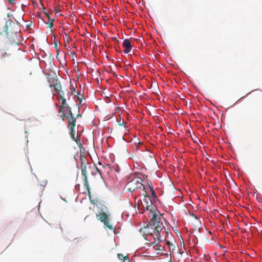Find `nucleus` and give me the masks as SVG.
<instances>
[{
  "instance_id": "obj_1",
  "label": "nucleus",
  "mask_w": 262,
  "mask_h": 262,
  "mask_svg": "<svg viewBox=\"0 0 262 262\" xmlns=\"http://www.w3.org/2000/svg\"><path fill=\"white\" fill-rule=\"evenodd\" d=\"M89 161L87 158L83 155V154H80V160L77 162V167L81 169V174L83 177V182L84 186L86 188L89 196L90 198L91 203L95 204V200H91L90 188L89 187L88 180V173H87V165L89 164Z\"/></svg>"
},
{
  "instance_id": "obj_2",
  "label": "nucleus",
  "mask_w": 262,
  "mask_h": 262,
  "mask_svg": "<svg viewBox=\"0 0 262 262\" xmlns=\"http://www.w3.org/2000/svg\"><path fill=\"white\" fill-rule=\"evenodd\" d=\"M127 189L130 192H133L136 189H144L146 190L145 186L143 184V180L139 177H135L126 184Z\"/></svg>"
},
{
  "instance_id": "obj_3",
  "label": "nucleus",
  "mask_w": 262,
  "mask_h": 262,
  "mask_svg": "<svg viewBox=\"0 0 262 262\" xmlns=\"http://www.w3.org/2000/svg\"><path fill=\"white\" fill-rule=\"evenodd\" d=\"M96 217L98 220L100 221L101 223H103L104 226L108 228L111 230H114L113 226L111 225L109 222L110 215L106 213L103 211V209L100 211H98V212L96 213Z\"/></svg>"
},
{
  "instance_id": "obj_4",
  "label": "nucleus",
  "mask_w": 262,
  "mask_h": 262,
  "mask_svg": "<svg viewBox=\"0 0 262 262\" xmlns=\"http://www.w3.org/2000/svg\"><path fill=\"white\" fill-rule=\"evenodd\" d=\"M154 226L155 227L154 229L152 228V227H150L151 230H152V232H150L149 229L147 230L146 232L148 235L152 236L155 240H160L161 237L160 232L163 228V223H158L157 225Z\"/></svg>"
},
{
  "instance_id": "obj_5",
  "label": "nucleus",
  "mask_w": 262,
  "mask_h": 262,
  "mask_svg": "<svg viewBox=\"0 0 262 262\" xmlns=\"http://www.w3.org/2000/svg\"><path fill=\"white\" fill-rule=\"evenodd\" d=\"M150 212L151 213L152 217L149 222V225H147L145 228V230H149L150 227L155 226L158 223L160 224L161 218L157 213L156 209H150Z\"/></svg>"
},
{
  "instance_id": "obj_6",
  "label": "nucleus",
  "mask_w": 262,
  "mask_h": 262,
  "mask_svg": "<svg viewBox=\"0 0 262 262\" xmlns=\"http://www.w3.org/2000/svg\"><path fill=\"white\" fill-rule=\"evenodd\" d=\"M146 194L144 195V198L143 200L141 201L142 206L145 211L149 210L150 208L151 209H154L152 206V202L149 198L146 190H145Z\"/></svg>"
},
{
  "instance_id": "obj_7",
  "label": "nucleus",
  "mask_w": 262,
  "mask_h": 262,
  "mask_svg": "<svg viewBox=\"0 0 262 262\" xmlns=\"http://www.w3.org/2000/svg\"><path fill=\"white\" fill-rule=\"evenodd\" d=\"M69 114L66 115L65 114H63V116L66 117L68 121V128L69 129L73 130V128L75 126V122H76V118L74 117V115L71 112V110L69 111ZM73 132V130H72Z\"/></svg>"
},
{
  "instance_id": "obj_8",
  "label": "nucleus",
  "mask_w": 262,
  "mask_h": 262,
  "mask_svg": "<svg viewBox=\"0 0 262 262\" xmlns=\"http://www.w3.org/2000/svg\"><path fill=\"white\" fill-rule=\"evenodd\" d=\"M123 47L125 48L123 52L125 54L129 53L132 49V46L129 39H125L123 40L122 43Z\"/></svg>"
},
{
  "instance_id": "obj_9",
  "label": "nucleus",
  "mask_w": 262,
  "mask_h": 262,
  "mask_svg": "<svg viewBox=\"0 0 262 262\" xmlns=\"http://www.w3.org/2000/svg\"><path fill=\"white\" fill-rule=\"evenodd\" d=\"M60 99L61 100L62 105H60V106L59 112H62L64 107L67 108L69 111H70V110H71V107L68 105V104L67 103L66 99L64 98V96H63L62 95H61Z\"/></svg>"
},
{
  "instance_id": "obj_10",
  "label": "nucleus",
  "mask_w": 262,
  "mask_h": 262,
  "mask_svg": "<svg viewBox=\"0 0 262 262\" xmlns=\"http://www.w3.org/2000/svg\"><path fill=\"white\" fill-rule=\"evenodd\" d=\"M55 91L56 92H59L61 91V85L59 80H55V83L53 87Z\"/></svg>"
},
{
  "instance_id": "obj_11",
  "label": "nucleus",
  "mask_w": 262,
  "mask_h": 262,
  "mask_svg": "<svg viewBox=\"0 0 262 262\" xmlns=\"http://www.w3.org/2000/svg\"><path fill=\"white\" fill-rule=\"evenodd\" d=\"M10 24H11V21L9 20L7 21H6L5 25L4 26V32L6 37H8V35L9 25Z\"/></svg>"
},
{
  "instance_id": "obj_12",
  "label": "nucleus",
  "mask_w": 262,
  "mask_h": 262,
  "mask_svg": "<svg viewBox=\"0 0 262 262\" xmlns=\"http://www.w3.org/2000/svg\"><path fill=\"white\" fill-rule=\"evenodd\" d=\"M55 80H58L57 78L54 77L48 78V82L51 88H53L55 83Z\"/></svg>"
},
{
  "instance_id": "obj_13",
  "label": "nucleus",
  "mask_w": 262,
  "mask_h": 262,
  "mask_svg": "<svg viewBox=\"0 0 262 262\" xmlns=\"http://www.w3.org/2000/svg\"><path fill=\"white\" fill-rule=\"evenodd\" d=\"M117 257L119 259H123V260H126L129 262V257L128 255L124 256L122 254L119 253L117 254Z\"/></svg>"
},
{
  "instance_id": "obj_14",
  "label": "nucleus",
  "mask_w": 262,
  "mask_h": 262,
  "mask_svg": "<svg viewBox=\"0 0 262 262\" xmlns=\"http://www.w3.org/2000/svg\"><path fill=\"white\" fill-rule=\"evenodd\" d=\"M54 48H55V49L56 50V53H57L56 56H57L59 53V49L58 48V42H57V40L54 41Z\"/></svg>"
},
{
  "instance_id": "obj_15",
  "label": "nucleus",
  "mask_w": 262,
  "mask_h": 262,
  "mask_svg": "<svg viewBox=\"0 0 262 262\" xmlns=\"http://www.w3.org/2000/svg\"><path fill=\"white\" fill-rule=\"evenodd\" d=\"M53 22H54V20L52 18H51L50 17H49V22L47 23L48 24V27L50 28H52L53 26Z\"/></svg>"
},
{
  "instance_id": "obj_16",
  "label": "nucleus",
  "mask_w": 262,
  "mask_h": 262,
  "mask_svg": "<svg viewBox=\"0 0 262 262\" xmlns=\"http://www.w3.org/2000/svg\"><path fill=\"white\" fill-rule=\"evenodd\" d=\"M71 130V136L72 138V139H73L74 140V141H75L76 142H77V141L75 139V134H76V132H75V130L74 129V128H73V132L72 131V129H70Z\"/></svg>"
},
{
  "instance_id": "obj_17",
  "label": "nucleus",
  "mask_w": 262,
  "mask_h": 262,
  "mask_svg": "<svg viewBox=\"0 0 262 262\" xmlns=\"http://www.w3.org/2000/svg\"><path fill=\"white\" fill-rule=\"evenodd\" d=\"M149 189H150V191L151 192V194H152V196L154 198V199H157V196L156 195V193L155 191H154L153 188L152 187L149 186Z\"/></svg>"
},
{
  "instance_id": "obj_18",
  "label": "nucleus",
  "mask_w": 262,
  "mask_h": 262,
  "mask_svg": "<svg viewBox=\"0 0 262 262\" xmlns=\"http://www.w3.org/2000/svg\"><path fill=\"white\" fill-rule=\"evenodd\" d=\"M77 99L78 100L80 101V103H81L82 102V96H77Z\"/></svg>"
},
{
  "instance_id": "obj_19",
  "label": "nucleus",
  "mask_w": 262,
  "mask_h": 262,
  "mask_svg": "<svg viewBox=\"0 0 262 262\" xmlns=\"http://www.w3.org/2000/svg\"><path fill=\"white\" fill-rule=\"evenodd\" d=\"M59 95V97H60V99L61 98V95H62L63 96L64 95V93L63 92V91H61V92H57Z\"/></svg>"
},
{
  "instance_id": "obj_20",
  "label": "nucleus",
  "mask_w": 262,
  "mask_h": 262,
  "mask_svg": "<svg viewBox=\"0 0 262 262\" xmlns=\"http://www.w3.org/2000/svg\"><path fill=\"white\" fill-rule=\"evenodd\" d=\"M96 171L100 174H101V170L100 169L97 167H96Z\"/></svg>"
},
{
  "instance_id": "obj_21",
  "label": "nucleus",
  "mask_w": 262,
  "mask_h": 262,
  "mask_svg": "<svg viewBox=\"0 0 262 262\" xmlns=\"http://www.w3.org/2000/svg\"><path fill=\"white\" fill-rule=\"evenodd\" d=\"M32 2L33 5L37 4L36 1L37 0H31Z\"/></svg>"
},
{
  "instance_id": "obj_22",
  "label": "nucleus",
  "mask_w": 262,
  "mask_h": 262,
  "mask_svg": "<svg viewBox=\"0 0 262 262\" xmlns=\"http://www.w3.org/2000/svg\"><path fill=\"white\" fill-rule=\"evenodd\" d=\"M118 125H120V126H124V123H123V121H122V122H119L118 123Z\"/></svg>"
},
{
  "instance_id": "obj_23",
  "label": "nucleus",
  "mask_w": 262,
  "mask_h": 262,
  "mask_svg": "<svg viewBox=\"0 0 262 262\" xmlns=\"http://www.w3.org/2000/svg\"><path fill=\"white\" fill-rule=\"evenodd\" d=\"M14 1L15 0H8V1H9L10 4H13V3H14Z\"/></svg>"
},
{
  "instance_id": "obj_24",
  "label": "nucleus",
  "mask_w": 262,
  "mask_h": 262,
  "mask_svg": "<svg viewBox=\"0 0 262 262\" xmlns=\"http://www.w3.org/2000/svg\"><path fill=\"white\" fill-rule=\"evenodd\" d=\"M128 131V129L126 127L124 126V133L125 134H127V132Z\"/></svg>"
},
{
  "instance_id": "obj_25",
  "label": "nucleus",
  "mask_w": 262,
  "mask_h": 262,
  "mask_svg": "<svg viewBox=\"0 0 262 262\" xmlns=\"http://www.w3.org/2000/svg\"><path fill=\"white\" fill-rule=\"evenodd\" d=\"M66 38L67 39H71L70 37L69 36V35L68 34H66Z\"/></svg>"
},
{
  "instance_id": "obj_26",
  "label": "nucleus",
  "mask_w": 262,
  "mask_h": 262,
  "mask_svg": "<svg viewBox=\"0 0 262 262\" xmlns=\"http://www.w3.org/2000/svg\"><path fill=\"white\" fill-rule=\"evenodd\" d=\"M112 39L114 41H116L117 42H118V40L117 39L116 37H113Z\"/></svg>"
},
{
  "instance_id": "obj_27",
  "label": "nucleus",
  "mask_w": 262,
  "mask_h": 262,
  "mask_svg": "<svg viewBox=\"0 0 262 262\" xmlns=\"http://www.w3.org/2000/svg\"><path fill=\"white\" fill-rule=\"evenodd\" d=\"M45 14L46 16H47L48 17V18L49 19V17H50L49 16V14L47 13H45Z\"/></svg>"
},
{
  "instance_id": "obj_28",
  "label": "nucleus",
  "mask_w": 262,
  "mask_h": 262,
  "mask_svg": "<svg viewBox=\"0 0 262 262\" xmlns=\"http://www.w3.org/2000/svg\"><path fill=\"white\" fill-rule=\"evenodd\" d=\"M81 115H80V114H78V115H77V117H81Z\"/></svg>"
},
{
  "instance_id": "obj_29",
  "label": "nucleus",
  "mask_w": 262,
  "mask_h": 262,
  "mask_svg": "<svg viewBox=\"0 0 262 262\" xmlns=\"http://www.w3.org/2000/svg\"><path fill=\"white\" fill-rule=\"evenodd\" d=\"M98 164H99L100 165H101V163L100 162H98Z\"/></svg>"
},
{
  "instance_id": "obj_30",
  "label": "nucleus",
  "mask_w": 262,
  "mask_h": 262,
  "mask_svg": "<svg viewBox=\"0 0 262 262\" xmlns=\"http://www.w3.org/2000/svg\"><path fill=\"white\" fill-rule=\"evenodd\" d=\"M123 262H128V261H126V260H124V261H123Z\"/></svg>"
},
{
  "instance_id": "obj_31",
  "label": "nucleus",
  "mask_w": 262,
  "mask_h": 262,
  "mask_svg": "<svg viewBox=\"0 0 262 262\" xmlns=\"http://www.w3.org/2000/svg\"><path fill=\"white\" fill-rule=\"evenodd\" d=\"M74 159L76 160V156H74Z\"/></svg>"
},
{
  "instance_id": "obj_32",
  "label": "nucleus",
  "mask_w": 262,
  "mask_h": 262,
  "mask_svg": "<svg viewBox=\"0 0 262 262\" xmlns=\"http://www.w3.org/2000/svg\"><path fill=\"white\" fill-rule=\"evenodd\" d=\"M104 207L106 209L107 208L106 207V206H104Z\"/></svg>"
}]
</instances>
